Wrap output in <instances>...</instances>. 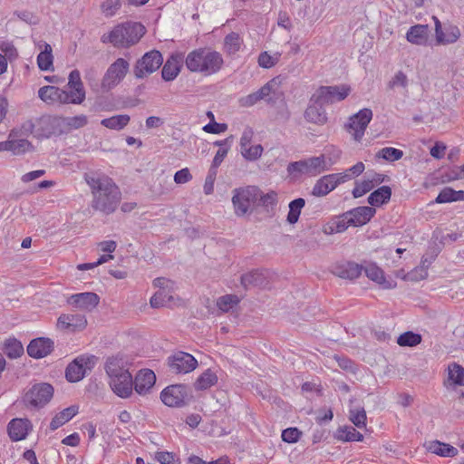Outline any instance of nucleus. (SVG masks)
I'll use <instances>...</instances> for the list:
<instances>
[{"label":"nucleus","instance_id":"f257e3e1","mask_svg":"<svg viewBox=\"0 0 464 464\" xmlns=\"http://www.w3.org/2000/svg\"><path fill=\"white\" fill-rule=\"evenodd\" d=\"M83 179L92 193V208L104 215L114 213L121 203V191L113 179L101 172L85 173Z\"/></svg>","mask_w":464,"mask_h":464},{"label":"nucleus","instance_id":"f03ea898","mask_svg":"<svg viewBox=\"0 0 464 464\" xmlns=\"http://www.w3.org/2000/svg\"><path fill=\"white\" fill-rule=\"evenodd\" d=\"M185 65L191 72L210 76L222 69L224 59L219 52L209 47H200L187 54Z\"/></svg>","mask_w":464,"mask_h":464},{"label":"nucleus","instance_id":"7ed1b4c3","mask_svg":"<svg viewBox=\"0 0 464 464\" xmlns=\"http://www.w3.org/2000/svg\"><path fill=\"white\" fill-rule=\"evenodd\" d=\"M145 34V27L140 23H125L116 25L111 32L101 37L103 44L115 47H127L136 44Z\"/></svg>","mask_w":464,"mask_h":464},{"label":"nucleus","instance_id":"20e7f679","mask_svg":"<svg viewBox=\"0 0 464 464\" xmlns=\"http://www.w3.org/2000/svg\"><path fill=\"white\" fill-rule=\"evenodd\" d=\"M328 169L324 155L290 162L286 168L288 175L293 179H297L301 176L315 177Z\"/></svg>","mask_w":464,"mask_h":464},{"label":"nucleus","instance_id":"39448f33","mask_svg":"<svg viewBox=\"0 0 464 464\" xmlns=\"http://www.w3.org/2000/svg\"><path fill=\"white\" fill-rule=\"evenodd\" d=\"M62 116L43 115L34 122L28 123L29 130L38 139L50 138L63 134Z\"/></svg>","mask_w":464,"mask_h":464},{"label":"nucleus","instance_id":"423d86ee","mask_svg":"<svg viewBox=\"0 0 464 464\" xmlns=\"http://www.w3.org/2000/svg\"><path fill=\"white\" fill-rule=\"evenodd\" d=\"M259 188L246 186L233 190L232 204L236 216L244 217L251 211V207L256 203Z\"/></svg>","mask_w":464,"mask_h":464},{"label":"nucleus","instance_id":"0eeeda50","mask_svg":"<svg viewBox=\"0 0 464 464\" xmlns=\"http://www.w3.org/2000/svg\"><path fill=\"white\" fill-rule=\"evenodd\" d=\"M351 92L348 85L321 86L312 95L310 102L325 105L344 100Z\"/></svg>","mask_w":464,"mask_h":464},{"label":"nucleus","instance_id":"6e6552de","mask_svg":"<svg viewBox=\"0 0 464 464\" xmlns=\"http://www.w3.org/2000/svg\"><path fill=\"white\" fill-rule=\"evenodd\" d=\"M53 388L48 383L33 385L23 396L22 402L26 408L39 409L44 407L53 397Z\"/></svg>","mask_w":464,"mask_h":464},{"label":"nucleus","instance_id":"1a4fd4ad","mask_svg":"<svg viewBox=\"0 0 464 464\" xmlns=\"http://www.w3.org/2000/svg\"><path fill=\"white\" fill-rule=\"evenodd\" d=\"M129 69V62L123 58H118L105 72L101 83L102 90L109 92L114 89L125 78Z\"/></svg>","mask_w":464,"mask_h":464},{"label":"nucleus","instance_id":"9d476101","mask_svg":"<svg viewBox=\"0 0 464 464\" xmlns=\"http://www.w3.org/2000/svg\"><path fill=\"white\" fill-rule=\"evenodd\" d=\"M97 360L96 356L88 354L76 357L66 368V379L71 382L81 381L88 372H91L94 368Z\"/></svg>","mask_w":464,"mask_h":464},{"label":"nucleus","instance_id":"9b49d317","mask_svg":"<svg viewBox=\"0 0 464 464\" xmlns=\"http://www.w3.org/2000/svg\"><path fill=\"white\" fill-rule=\"evenodd\" d=\"M372 119V111L369 108H363L349 118L345 129L356 141H361Z\"/></svg>","mask_w":464,"mask_h":464},{"label":"nucleus","instance_id":"f8f14e48","mask_svg":"<svg viewBox=\"0 0 464 464\" xmlns=\"http://www.w3.org/2000/svg\"><path fill=\"white\" fill-rule=\"evenodd\" d=\"M162 63L163 58L159 51L148 52L141 59L138 60L134 68V74L137 78H143L158 70Z\"/></svg>","mask_w":464,"mask_h":464},{"label":"nucleus","instance_id":"ddd939ff","mask_svg":"<svg viewBox=\"0 0 464 464\" xmlns=\"http://www.w3.org/2000/svg\"><path fill=\"white\" fill-rule=\"evenodd\" d=\"M188 397V388L183 384L169 385L160 393L162 402L169 407L184 406Z\"/></svg>","mask_w":464,"mask_h":464},{"label":"nucleus","instance_id":"4468645a","mask_svg":"<svg viewBox=\"0 0 464 464\" xmlns=\"http://www.w3.org/2000/svg\"><path fill=\"white\" fill-rule=\"evenodd\" d=\"M88 322L84 314L72 313L62 314L56 322V328L61 331L74 334L83 331Z\"/></svg>","mask_w":464,"mask_h":464},{"label":"nucleus","instance_id":"2eb2a0df","mask_svg":"<svg viewBox=\"0 0 464 464\" xmlns=\"http://www.w3.org/2000/svg\"><path fill=\"white\" fill-rule=\"evenodd\" d=\"M168 363L171 372L177 374L188 373L198 366L195 357L185 352H178L169 356Z\"/></svg>","mask_w":464,"mask_h":464},{"label":"nucleus","instance_id":"dca6fc26","mask_svg":"<svg viewBox=\"0 0 464 464\" xmlns=\"http://www.w3.org/2000/svg\"><path fill=\"white\" fill-rule=\"evenodd\" d=\"M100 303V296L93 292L73 294L66 297V304L82 312H92Z\"/></svg>","mask_w":464,"mask_h":464},{"label":"nucleus","instance_id":"f3484780","mask_svg":"<svg viewBox=\"0 0 464 464\" xmlns=\"http://www.w3.org/2000/svg\"><path fill=\"white\" fill-rule=\"evenodd\" d=\"M345 178V175L340 176L338 173L324 175L316 180L311 194L317 198L324 197L343 184Z\"/></svg>","mask_w":464,"mask_h":464},{"label":"nucleus","instance_id":"a211bd4d","mask_svg":"<svg viewBox=\"0 0 464 464\" xmlns=\"http://www.w3.org/2000/svg\"><path fill=\"white\" fill-rule=\"evenodd\" d=\"M362 271H364L370 280L375 282L383 289H392L396 287V282L391 278L387 279L383 270L375 263H367L364 266H362Z\"/></svg>","mask_w":464,"mask_h":464},{"label":"nucleus","instance_id":"6ab92c4d","mask_svg":"<svg viewBox=\"0 0 464 464\" xmlns=\"http://www.w3.org/2000/svg\"><path fill=\"white\" fill-rule=\"evenodd\" d=\"M109 385L117 396L126 399L132 394L133 379L131 374L123 373V375L109 380Z\"/></svg>","mask_w":464,"mask_h":464},{"label":"nucleus","instance_id":"aec40b11","mask_svg":"<svg viewBox=\"0 0 464 464\" xmlns=\"http://www.w3.org/2000/svg\"><path fill=\"white\" fill-rule=\"evenodd\" d=\"M53 350V341L50 338L40 337L34 339L27 346V353L34 359L44 358Z\"/></svg>","mask_w":464,"mask_h":464},{"label":"nucleus","instance_id":"412c9836","mask_svg":"<svg viewBox=\"0 0 464 464\" xmlns=\"http://www.w3.org/2000/svg\"><path fill=\"white\" fill-rule=\"evenodd\" d=\"M31 430V421L25 418L13 419L7 426L8 435L13 441L24 440Z\"/></svg>","mask_w":464,"mask_h":464},{"label":"nucleus","instance_id":"4be33fe9","mask_svg":"<svg viewBox=\"0 0 464 464\" xmlns=\"http://www.w3.org/2000/svg\"><path fill=\"white\" fill-rule=\"evenodd\" d=\"M155 382L156 375L151 370H140L133 380V388L140 395H145L153 387Z\"/></svg>","mask_w":464,"mask_h":464},{"label":"nucleus","instance_id":"5701e85b","mask_svg":"<svg viewBox=\"0 0 464 464\" xmlns=\"http://www.w3.org/2000/svg\"><path fill=\"white\" fill-rule=\"evenodd\" d=\"M352 227H361L368 223L375 215L376 210L372 207L362 206L345 212Z\"/></svg>","mask_w":464,"mask_h":464},{"label":"nucleus","instance_id":"b1692460","mask_svg":"<svg viewBox=\"0 0 464 464\" xmlns=\"http://www.w3.org/2000/svg\"><path fill=\"white\" fill-rule=\"evenodd\" d=\"M105 372L109 380L123 375V373L130 374L129 371V362L121 356H112L108 358L105 362Z\"/></svg>","mask_w":464,"mask_h":464},{"label":"nucleus","instance_id":"393cba45","mask_svg":"<svg viewBox=\"0 0 464 464\" xmlns=\"http://www.w3.org/2000/svg\"><path fill=\"white\" fill-rule=\"evenodd\" d=\"M362 273V266L351 261L338 264L334 267V274L343 279H356Z\"/></svg>","mask_w":464,"mask_h":464},{"label":"nucleus","instance_id":"a878e982","mask_svg":"<svg viewBox=\"0 0 464 464\" xmlns=\"http://www.w3.org/2000/svg\"><path fill=\"white\" fill-rule=\"evenodd\" d=\"M435 21L436 39L439 44H448L457 42L460 36L459 29L457 26H449L445 32L441 28L440 20L433 17Z\"/></svg>","mask_w":464,"mask_h":464},{"label":"nucleus","instance_id":"bb28decb","mask_svg":"<svg viewBox=\"0 0 464 464\" xmlns=\"http://www.w3.org/2000/svg\"><path fill=\"white\" fill-rule=\"evenodd\" d=\"M446 387L464 386V368L458 362H450L447 368Z\"/></svg>","mask_w":464,"mask_h":464},{"label":"nucleus","instance_id":"cd10ccee","mask_svg":"<svg viewBox=\"0 0 464 464\" xmlns=\"http://www.w3.org/2000/svg\"><path fill=\"white\" fill-rule=\"evenodd\" d=\"M430 29L427 24L411 26L406 34V39L412 44L423 45L429 37Z\"/></svg>","mask_w":464,"mask_h":464},{"label":"nucleus","instance_id":"c85d7f7f","mask_svg":"<svg viewBox=\"0 0 464 464\" xmlns=\"http://www.w3.org/2000/svg\"><path fill=\"white\" fill-rule=\"evenodd\" d=\"M304 118L307 121L324 125L327 121V115L324 105L311 102L304 111Z\"/></svg>","mask_w":464,"mask_h":464},{"label":"nucleus","instance_id":"c756f323","mask_svg":"<svg viewBox=\"0 0 464 464\" xmlns=\"http://www.w3.org/2000/svg\"><path fill=\"white\" fill-rule=\"evenodd\" d=\"M351 226L352 225L346 213H343L333 218L327 225L324 227L323 231L326 235H333L344 232Z\"/></svg>","mask_w":464,"mask_h":464},{"label":"nucleus","instance_id":"7c9ffc66","mask_svg":"<svg viewBox=\"0 0 464 464\" xmlns=\"http://www.w3.org/2000/svg\"><path fill=\"white\" fill-rule=\"evenodd\" d=\"M62 90L53 85L41 87L38 91L39 98L47 104H62Z\"/></svg>","mask_w":464,"mask_h":464},{"label":"nucleus","instance_id":"2f4dec72","mask_svg":"<svg viewBox=\"0 0 464 464\" xmlns=\"http://www.w3.org/2000/svg\"><path fill=\"white\" fill-rule=\"evenodd\" d=\"M180 72V57L172 55L163 65L161 75L165 81H173Z\"/></svg>","mask_w":464,"mask_h":464},{"label":"nucleus","instance_id":"473e14b6","mask_svg":"<svg viewBox=\"0 0 464 464\" xmlns=\"http://www.w3.org/2000/svg\"><path fill=\"white\" fill-rule=\"evenodd\" d=\"M78 413V406L72 405L63 409L62 411L57 413L50 423V429L55 430L70 420H72Z\"/></svg>","mask_w":464,"mask_h":464},{"label":"nucleus","instance_id":"72a5a7b5","mask_svg":"<svg viewBox=\"0 0 464 464\" xmlns=\"http://www.w3.org/2000/svg\"><path fill=\"white\" fill-rule=\"evenodd\" d=\"M7 151L14 155H22L33 150L32 143L26 139H12V133L6 140Z\"/></svg>","mask_w":464,"mask_h":464},{"label":"nucleus","instance_id":"f704fd0d","mask_svg":"<svg viewBox=\"0 0 464 464\" xmlns=\"http://www.w3.org/2000/svg\"><path fill=\"white\" fill-rule=\"evenodd\" d=\"M258 194L259 196L256 198L257 205L265 208L267 212H273L278 203L277 193L274 190H269L268 192L264 193L259 188Z\"/></svg>","mask_w":464,"mask_h":464},{"label":"nucleus","instance_id":"c9c22d12","mask_svg":"<svg viewBox=\"0 0 464 464\" xmlns=\"http://www.w3.org/2000/svg\"><path fill=\"white\" fill-rule=\"evenodd\" d=\"M391 196V188L389 186H382L370 194L368 197V203L371 206L379 207L387 203L390 200Z\"/></svg>","mask_w":464,"mask_h":464},{"label":"nucleus","instance_id":"e433bc0d","mask_svg":"<svg viewBox=\"0 0 464 464\" xmlns=\"http://www.w3.org/2000/svg\"><path fill=\"white\" fill-rule=\"evenodd\" d=\"M334 438L340 441H362L363 435L352 426H343L336 430Z\"/></svg>","mask_w":464,"mask_h":464},{"label":"nucleus","instance_id":"4c0bfd02","mask_svg":"<svg viewBox=\"0 0 464 464\" xmlns=\"http://www.w3.org/2000/svg\"><path fill=\"white\" fill-rule=\"evenodd\" d=\"M37 65L41 71H53L52 46L45 43L44 49L37 56Z\"/></svg>","mask_w":464,"mask_h":464},{"label":"nucleus","instance_id":"58836bf2","mask_svg":"<svg viewBox=\"0 0 464 464\" xmlns=\"http://www.w3.org/2000/svg\"><path fill=\"white\" fill-rule=\"evenodd\" d=\"M62 125L63 133H67L72 130H77L87 125L88 118L86 115L81 114L72 117H62Z\"/></svg>","mask_w":464,"mask_h":464},{"label":"nucleus","instance_id":"ea45409f","mask_svg":"<svg viewBox=\"0 0 464 464\" xmlns=\"http://www.w3.org/2000/svg\"><path fill=\"white\" fill-rule=\"evenodd\" d=\"M3 351L8 358L16 359L24 354V346L15 338H8L5 341Z\"/></svg>","mask_w":464,"mask_h":464},{"label":"nucleus","instance_id":"a19ab883","mask_svg":"<svg viewBox=\"0 0 464 464\" xmlns=\"http://www.w3.org/2000/svg\"><path fill=\"white\" fill-rule=\"evenodd\" d=\"M130 121L129 115L120 114L102 120L101 124L110 130H121L129 124Z\"/></svg>","mask_w":464,"mask_h":464},{"label":"nucleus","instance_id":"79ce46f5","mask_svg":"<svg viewBox=\"0 0 464 464\" xmlns=\"http://www.w3.org/2000/svg\"><path fill=\"white\" fill-rule=\"evenodd\" d=\"M86 98L85 90H62V104H82Z\"/></svg>","mask_w":464,"mask_h":464},{"label":"nucleus","instance_id":"37998d69","mask_svg":"<svg viewBox=\"0 0 464 464\" xmlns=\"http://www.w3.org/2000/svg\"><path fill=\"white\" fill-rule=\"evenodd\" d=\"M266 273L262 270H253L242 275L241 284L244 287L248 286H260L264 284Z\"/></svg>","mask_w":464,"mask_h":464},{"label":"nucleus","instance_id":"c03bdc74","mask_svg":"<svg viewBox=\"0 0 464 464\" xmlns=\"http://www.w3.org/2000/svg\"><path fill=\"white\" fill-rule=\"evenodd\" d=\"M242 44V37L237 33L232 32L224 38V50L230 55L235 54L240 50Z\"/></svg>","mask_w":464,"mask_h":464},{"label":"nucleus","instance_id":"a18cd8bd","mask_svg":"<svg viewBox=\"0 0 464 464\" xmlns=\"http://www.w3.org/2000/svg\"><path fill=\"white\" fill-rule=\"evenodd\" d=\"M218 382V377L211 370H206L196 381L195 389L198 391L207 390Z\"/></svg>","mask_w":464,"mask_h":464},{"label":"nucleus","instance_id":"49530a36","mask_svg":"<svg viewBox=\"0 0 464 464\" xmlns=\"http://www.w3.org/2000/svg\"><path fill=\"white\" fill-rule=\"evenodd\" d=\"M305 205V200L302 198H295L289 203V211L286 220L289 224H295L300 217L302 208Z\"/></svg>","mask_w":464,"mask_h":464},{"label":"nucleus","instance_id":"de8ad7c7","mask_svg":"<svg viewBox=\"0 0 464 464\" xmlns=\"http://www.w3.org/2000/svg\"><path fill=\"white\" fill-rule=\"evenodd\" d=\"M171 300V290H158L151 296L150 304L152 308H160L166 306Z\"/></svg>","mask_w":464,"mask_h":464},{"label":"nucleus","instance_id":"09e8293b","mask_svg":"<svg viewBox=\"0 0 464 464\" xmlns=\"http://www.w3.org/2000/svg\"><path fill=\"white\" fill-rule=\"evenodd\" d=\"M430 450L441 457H454L458 454V450L447 443L434 441L430 447Z\"/></svg>","mask_w":464,"mask_h":464},{"label":"nucleus","instance_id":"8fccbe9b","mask_svg":"<svg viewBox=\"0 0 464 464\" xmlns=\"http://www.w3.org/2000/svg\"><path fill=\"white\" fill-rule=\"evenodd\" d=\"M349 420L359 429L366 426V411L363 407L358 406L350 409Z\"/></svg>","mask_w":464,"mask_h":464},{"label":"nucleus","instance_id":"3c124183","mask_svg":"<svg viewBox=\"0 0 464 464\" xmlns=\"http://www.w3.org/2000/svg\"><path fill=\"white\" fill-rule=\"evenodd\" d=\"M403 157V151L392 147H385L376 153V158L382 159L389 162L401 160Z\"/></svg>","mask_w":464,"mask_h":464},{"label":"nucleus","instance_id":"603ef678","mask_svg":"<svg viewBox=\"0 0 464 464\" xmlns=\"http://www.w3.org/2000/svg\"><path fill=\"white\" fill-rule=\"evenodd\" d=\"M421 342V335L413 332L408 331L401 334L397 338V343L400 346L414 347Z\"/></svg>","mask_w":464,"mask_h":464},{"label":"nucleus","instance_id":"864d4df0","mask_svg":"<svg viewBox=\"0 0 464 464\" xmlns=\"http://www.w3.org/2000/svg\"><path fill=\"white\" fill-rule=\"evenodd\" d=\"M264 151L262 145L257 144L254 146H247L240 150L242 157L248 161L257 160Z\"/></svg>","mask_w":464,"mask_h":464},{"label":"nucleus","instance_id":"5fc2aeb1","mask_svg":"<svg viewBox=\"0 0 464 464\" xmlns=\"http://www.w3.org/2000/svg\"><path fill=\"white\" fill-rule=\"evenodd\" d=\"M239 303V298L235 295H226L219 297L217 305L222 312H228Z\"/></svg>","mask_w":464,"mask_h":464},{"label":"nucleus","instance_id":"6e6d98bb","mask_svg":"<svg viewBox=\"0 0 464 464\" xmlns=\"http://www.w3.org/2000/svg\"><path fill=\"white\" fill-rule=\"evenodd\" d=\"M121 6V0H105L101 5V10L106 17H111L116 14Z\"/></svg>","mask_w":464,"mask_h":464},{"label":"nucleus","instance_id":"4d7b16f0","mask_svg":"<svg viewBox=\"0 0 464 464\" xmlns=\"http://www.w3.org/2000/svg\"><path fill=\"white\" fill-rule=\"evenodd\" d=\"M280 58V53H276L273 55L269 54L267 52H263L258 56V64L263 68H271L276 65Z\"/></svg>","mask_w":464,"mask_h":464},{"label":"nucleus","instance_id":"13d9d810","mask_svg":"<svg viewBox=\"0 0 464 464\" xmlns=\"http://www.w3.org/2000/svg\"><path fill=\"white\" fill-rule=\"evenodd\" d=\"M373 188V181L370 179H364L362 181H357L352 191L353 198H357L362 197L367 192Z\"/></svg>","mask_w":464,"mask_h":464},{"label":"nucleus","instance_id":"bf43d9fd","mask_svg":"<svg viewBox=\"0 0 464 464\" xmlns=\"http://www.w3.org/2000/svg\"><path fill=\"white\" fill-rule=\"evenodd\" d=\"M428 276V266H420L415 267L413 270L406 274L404 276L405 280L408 281H420Z\"/></svg>","mask_w":464,"mask_h":464},{"label":"nucleus","instance_id":"052dcab7","mask_svg":"<svg viewBox=\"0 0 464 464\" xmlns=\"http://www.w3.org/2000/svg\"><path fill=\"white\" fill-rule=\"evenodd\" d=\"M278 87V82L276 78L272 79L268 82H266L264 86H262L256 93L260 97L261 100L267 98L270 94L276 93V88Z\"/></svg>","mask_w":464,"mask_h":464},{"label":"nucleus","instance_id":"680f3d73","mask_svg":"<svg viewBox=\"0 0 464 464\" xmlns=\"http://www.w3.org/2000/svg\"><path fill=\"white\" fill-rule=\"evenodd\" d=\"M365 169V166L364 164L362 162V161H359L357 162L355 165H353V167L349 168L348 169H346L345 171L343 172H339L338 174L340 176L342 175H345L346 178L343 179V183L355 178V177H358L360 176Z\"/></svg>","mask_w":464,"mask_h":464},{"label":"nucleus","instance_id":"e2e57ef3","mask_svg":"<svg viewBox=\"0 0 464 464\" xmlns=\"http://www.w3.org/2000/svg\"><path fill=\"white\" fill-rule=\"evenodd\" d=\"M67 86L69 89L84 90L80 72L75 69L69 73Z\"/></svg>","mask_w":464,"mask_h":464},{"label":"nucleus","instance_id":"0e129e2a","mask_svg":"<svg viewBox=\"0 0 464 464\" xmlns=\"http://www.w3.org/2000/svg\"><path fill=\"white\" fill-rule=\"evenodd\" d=\"M301 435L302 432L297 428H287L282 431V440L287 443H295Z\"/></svg>","mask_w":464,"mask_h":464},{"label":"nucleus","instance_id":"69168bd1","mask_svg":"<svg viewBox=\"0 0 464 464\" xmlns=\"http://www.w3.org/2000/svg\"><path fill=\"white\" fill-rule=\"evenodd\" d=\"M389 86L390 88H395L399 86L406 88L408 86L407 75L401 71L397 72L395 75L392 77V79L390 81Z\"/></svg>","mask_w":464,"mask_h":464},{"label":"nucleus","instance_id":"338daca9","mask_svg":"<svg viewBox=\"0 0 464 464\" xmlns=\"http://www.w3.org/2000/svg\"><path fill=\"white\" fill-rule=\"evenodd\" d=\"M202 130L207 133L219 134L227 130V125L226 123H218L214 120L206 124Z\"/></svg>","mask_w":464,"mask_h":464},{"label":"nucleus","instance_id":"774afa93","mask_svg":"<svg viewBox=\"0 0 464 464\" xmlns=\"http://www.w3.org/2000/svg\"><path fill=\"white\" fill-rule=\"evenodd\" d=\"M435 202L439 204L455 202L453 189L451 188H443L437 196Z\"/></svg>","mask_w":464,"mask_h":464}]
</instances>
